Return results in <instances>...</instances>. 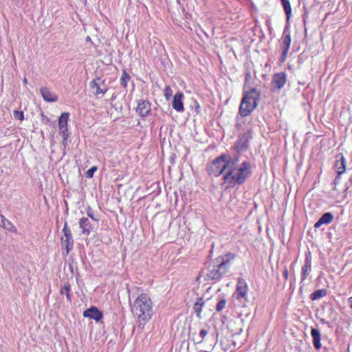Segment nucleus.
Listing matches in <instances>:
<instances>
[{
  "label": "nucleus",
  "mask_w": 352,
  "mask_h": 352,
  "mask_svg": "<svg viewBox=\"0 0 352 352\" xmlns=\"http://www.w3.org/2000/svg\"><path fill=\"white\" fill-rule=\"evenodd\" d=\"M334 166L338 176L345 172L346 161L342 154L340 153L336 155V160Z\"/></svg>",
  "instance_id": "obj_15"
},
{
  "label": "nucleus",
  "mask_w": 352,
  "mask_h": 352,
  "mask_svg": "<svg viewBox=\"0 0 352 352\" xmlns=\"http://www.w3.org/2000/svg\"><path fill=\"white\" fill-rule=\"evenodd\" d=\"M204 305L205 302L204 300L202 298H199L193 306L194 312L199 318H201V311Z\"/></svg>",
  "instance_id": "obj_25"
},
{
  "label": "nucleus",
  "mask_w": 352,
  "mask_h": 352,
  "mask_svg": "<svg viewBox=\"0 0 352 352\" xmlns=\"http://www.w3.org/2000/svg\"><path fill=\"white\" fill-rule=\"evenodd\" d=\"M286 82V74L284 72L276 73L274 74L272 85L274 88L280 89Z\"/></svg>",
  "instance_id": "obj_11"
},
{
  "label": "nucleus",
  "mask_w": 352,
  "mask_h": 352,
  "mask_svg": "<svg viewBox=\"0 0 352 352\" xmlns=\"http://www.w3.org/2000/svg\"><path fill=\"white\" fill-rule=\"evenodd\" d=\"M41 96L44 100L50 102H54L58 100V96L52 92L47 87H41L40 89Z\"/></svg>",
  "instance_id": "obj_19"
},
{
  "label": "nucleus",
  "mask_w": 352,
  "mask_h": 352,
  "mask_svg": "<svg viewBox=\"0 0 352 352\" xmlns=\"http://www.w3.org/2000/svg\"><path fill=\"white\" fill-rule=\"evenodd\" d=\"M252 138L250 131L239 135L236 146L239 151L246 150L248 147V142Z\"/></svg>",
  "instance_id": "obj_10"
},
{
  "label": "nucleus",
  "mask_w": 352,
  "mask_h": 352,
  "mask_svg": "<svg viewBox=\"0 0 352 352\" xmlns=\"http://www.w3.org/2000/svg\"><path fill=\"white\" fill-rule=\"evenodd\" d=\"M63 137V144L66 146L67 144V140L69 138V133H65V135L64 134H60Z\"/></svg>",
  "instance_id": "obj_35"
},
{
  "label": "nucleus",
  "mask_w": 352,
  "mask_h": 352,
  "mask_svg": "<svg viewBox=\"0 0 352 352\" xmlns=\"http://www.w3.org/2000/svg\"><path fill=\"white\" fill-rule=\"evenodd\" d=\"M89 87L91 91L96 96L100 94L103 96L108 90L104 81L102 80L100 78L91 80L89 83Z\"/></svg>",
  "instance_id": "obj_7"
},
{
  "label": "nucleus",
  "mask_w": 352,
  "mask_h": 352,
  "mask_svg": "<svg viewBox=\"0 0 352 352\" xmlns=\"http://www.w3.org/2000/svg\"><path fill=\"white\" fill-rule=\"evenodd\" d=\"M129 79H130L129 75L126 72H123L121 79H120L121 85H123L124 87H126Z\"/></svg>",
  "instance_id": "obj_29"
},
{
  "label": "nucleus",
  "mask_w": 352,
  "mask_h": 352,
  "mask_svg": "<svg viewBox=\"0 0 352 352\" xmlns=\"http://www.w3.org/2000/svg\"><path fill=\"white\" fill-rule=\"evenodd\" d=\"M86 40H87V41H90V40H91V38H90V37H89V36H87V37L86 38Z\"/></svg>",
  "instance_id": "obj_42"
},
{
  "label": "nucleus",
  "mask_w": 352,
  "mask_h": 352,
  "mask_svg": "<svg viewBox=\"0 0 352 352\" xmlns=\"http://www.w3.org/2000/svg\"><path fill=\"white\" fill-rule=\"evenodd\" d=\"M348 304L350 308L352 309V296L348 298Z\"/></svg>",
  "instance_id": "obj_38"
},
{
  "label": "nucleus",
  "mask_w": 352,
  "mask_h": 352,
  "mask_svg": "<svg viewBox=\"0 0 352 352\" xmlns=\"http://www.w3.org/2000/svg\"><path fill=\"white\" fill-rule=\"evenodd\" d=\"M79 226L82 230V234L89 236L93 230V226L87 217H82L79 221Z\"/></svg>",
  "instance_id": "obj_17"
},
{
  "label": "nucleus",
  "mask_w": 352,
  "mask_h": 352,
  "mask_svg": "<svg viewBox=\"0 0 352 352\" xmlns=\"http://www.w3.org/2000/svg\"><path fill=\"white\" fill-rule=\"evenodd\" d=\"M207 172L211 178L220 175V156L217 157L207 167Z\"/></svg>",
  "instance_id": "obj_8"
},
{
  "label": "nucleus",
  "mask_w": 352,
  "mask_h": 352,
  "mask_svg": "<svg viewBox=\"0 0 352 352\" xmlns=\"http://www.w3.org/2000/svg\"><path fill=\"white\" fill-rule=\"evenodd\" d=\"M261 94L256 88L244 93L239 107V113L242 117L250 115L257 107Z\"/></svg>",
  "instance_id": "obj_3"
},
{
  "label": "nucleus",
  "mask_w": 352,
  "mask_h": 352,
  "mask_svg": "<svg viewBox=\"0 0 352 352\" xmlns=\"http://www.w3.org/2000/svg\"><path fill=\"white\" fill-rule=\"evenodd\" d=\"M333 219V216L331 212H325L314 224L315 228H320L322 224H329Z\"/></svg>",
  "instance_id": "obj_21"
},
{
  "label": "nucleus",
  "mask_w": 352,
  "mask_h": 352,
  "mask_svg": "<svg viewBox=\"0 0 352 352\" xmlns=\"http://www.w3.org/2000/svg\"><path fill=\"white\" fill-rule=\"evenodd\" d=\"M172 96V89L170 86H166L164 89V96L166 100H169Z\"/></svg>",
  "instance_id": "obj_33"
},
{
  "label": "nucleus",
  "mask_w": 352,
  "mask_h": 352,
  "mask_svg": "<svg viewBox=\"0 0 352 352\" xmlns=\"http://www.w3.org/2000/svg\"><path fill=\"white\" fill-rule=\"evenodd\" d=\"M208 278L210 279H219L220 278V264L217 265H209L208 273L207 274Z\"/></svg>",
  "instance_id": "obj_22"
},
{
  "label": "nucleus",
  "mask_w": 352,
  "mask_h": 352,
  "mask_svg": "<svg viewBox=\"0 0 352 352\" xmlns=\"http://www.w3.org/2000/svg\"><path fill=\"white\" fill-rule=\"evenodd\" d=\"M14 117L15 119L22 121L24 119L23 112L21 111H14Z\"/></svg>",
  "instance_id": "obj_32"
},
{
  "label": "nucleus",
  "mask_w": 352,
  "mask_h": 352,
  "mask_svg": "<svg viewBox=\"0 0 352 352\" xmlns=\"http://www.w3.org/2000/svg\"><path fill=\"white\" fill-rule=\"evenodd\" d=\"M69 118V113L68 112L62 113L60 116L58 118V129L60 134L65 135V133H68L67 122Z\"/></svg>",
  "instance_id": "obj_13"
},
{
  "label": "nucleus",
  "mask_w": 352,
  "mask_h": 352,
  "mask_svg": "<svg viewBox=\"0 0 352 352\" xmlns=\"http://www.w3.org/2000/svg\"><path fill=\"white\" fill-rule=\"evenodd\" d=\"M62 232L63 233V235L60 239L61 245L66 252L65 254L68 255L74 248V241L73 239L72 231L68 227L67 222H65Z\"/></svg>",
  "instance_id": "obj_4"
},
{
  "label": "nucleus",
  "mask_w": 352,
  "mask_h": 352,
  "mask_svg": "<svg viewBox=\"0 0 352 352\" xmlns=\"http://www.w3.org/2000/svg\"><path fill=\"white\" fill-rule=\"evenodd\" d=\"M70 292H71V285L69 283L65 282L64 283V285L61 287L60 292L62 295H64V294L66 295L67 300L69 302L72 301V294H71Z\"/></svg>",
  "instance_id": "obj_26"
},
{
  "label": "nucleus",
  "mask_w": 352,
  "mask_h": 352,
  "mask_svg": "<svg viewBox=\"0 0 352 352\" xmlns=\"http://www.w3.org/2000/svg\"><path fill=\"white\" fill-rule=\"evenodd\" d=\"M327 294V289H318L310 294V299L311 300H316L318 299H320L321 298L324 297Z\"/></svg>",
  "instance_id": "obj_27"
},
{
  "label": "nucleus",
  "mask_w": 352,
  "mask_h": 352,
  "mask_svg": "<svg viewBox=\"0 0 352 352\" xmlns=\"http://www.w3.org/2000/svg\"><path fill=\"white\" fill-rule=\"evenodd\" d=\"M83 316L98 322L102 318V313L96 307H91L83 312Z\"/></svg>",
  "instance_id": "obj_14"
},
{
  "label": "nucleus",
  "mask_w": 352,
  "mask_h": 352,
  "mask_svg": "<svg viewBox=\"0 0 352 352\" xmlns=\"http://www.w3.org/2000/svg\"><path fill=\"white\" fill-rule=\"evenodd\" d=\"M235 258L234 253H228L221 257V274L226 273L232 265Z\"/></svg>",
  "instance_id": "obj_12"
},
{
  "label": "nucleus",
  "mask_w": 352,
  "mask_h": 352,
  "mask_svg": "<svg viewBox=\"0 0 352 352\" xmlns=\"http://www.w3.org/2000/svg\"><path fill=\"white\" fill-rule=\"evenodd\" d=\"M87 214L89 217H90L92 220L94 221H98V219L95 218L94 216V213H93V210L92 209L89 207L87 210Z\"/></svg>",
  "instance_id": "obj_34"
},
{
  "label": "nucleus",
  "mask_w": 352,
  "mask_h": 352,
  "mask_svg": "<svg viewBox=\"0 0 352 352\" xmlns=\"http://www.w3.org/2000/svg\"><path fill=\"white\" fill-rule=\"evenodd\" d=\"M216 309H217V311H220V309H221V307H220V300L217 302V305H216Z\"/></svg>",
  "instance_id": "obj_39"
},
{
  "label": "nucleus",
  "mask_w": 352,
  "mask_h": 352,
  "mask_svg": "<svg viewBox=\"0 0 352 352\" xmlns=\"http://www.w3.org/2000/svg\"><path fill=\"white\" fill-rule=\"evenodd\" d=\"M248 284L243 278H239L237 280L236 289L234 293L237 300L243 299L245 302H248Z\"/></svg>",
  "instance_id": "obj_6"
},
{
  "label": "nucleus",
  "mask_w": 352,
  "mask_h": 352,
  "mask_svg": "<svg viewBox=\"0 0 352 352\" xmlns=\"http://www.w3.org/2000/svg\"><path fill=\"white\" fill-rule=\"evenodd\" d=\"M282 54L280 58V63H284L287 58V53L291 45L290 30L288 26H286L283 30L282 36Z\"/></svg>",
  "instance_id": "obj_5"
},
{
  "label": "nucleus",
  "mask_w": 352,
  "mask_h": 352,
  "mask_svg": "<svg viewBox=\"0 0 352 352\" xmlns=\"http://www.w3.org/2000/svg\"><path fill=\"white\" fill-rule=\"evenodd\" d=\"M23 81L24 85H27L28 84V80H27L26 77L23 78Z\"/></svg>",
  "instance_id": "obj_41"
},
{
  "label": "nucleus",
  "mask_w": 352,
  "mask_h": 352,
  "mask_svg": "<svg viewBox=\"0 0 352 352\" xmlns=\"http://www.w3.org/2000/svg\"><path fill=\"white\" fill-rule=\"evenodd\" d=\"M288 276H289L288 270H287V269L285 268L284 272H283V276L285 277V278L287 279L288 278Z\"/></svg>",
  "instance_id": "obj_37"
},
{
  "label": "nucleus",
  "mask_w": 352,
  "mask_h": 352,
  "mask_svg": "<svg viewBox=\"0 0 352 352\" xmlns=\"http://www.w3.org/2000/svg\"><path fill=\"white\" fill-rule=\"evenodd\" d=\"M311 335L313 338V344L316 349H320L322 346L321 334L318 329L311 327Z\"/></svg>",
  "instance_id": "obj_23"
},
{
  "label": "nucleus",
  "mask_w": 352,
  "mask_h": 352,
  "mask_svg": "<svg viewBox=\"0 0 352 352\" xmlns=\"http://www.w3.org/2000/svg\"><path fill=\"white\" fill-rule=\"evenodd\" d=\"M281 3H282L285 12L287 16V20L288 21L292 14V8H291V5L289 3V0H282Z\"/></svg>",
  "instance_id": "obj_28"
},
{
  "label": "nucleus",
  "mask_w": 352,
  "mask_h": 352,
  "mask_svg": "<svg viewBox=\"0 0 352 352\" xmlns=\"http://www.w3.org/2000/svg\"><path fill=\"white\" fill-rule=\"evenodd\" d=\"M184 95L182 93L178 92L175 94L173 100V108L177 112H183L184 110L182 98Z\"/></svg>",
  "instance_id": "obj_20"
},
{
  "label": "nucleus",
  "mask_w": 352,
  "mask_h": 352,
  "mask_svg": "<svg viewBox=\"0 0 352 352\" xmlns=\"http://www.w3.org/2000/svg\"><path fill=\"white\" fill-rule=\"evenodd\" d=\"M0 226L12 232H15L16 231L15 226L2 215H0Z\"/></svg>",
  "instance_id": "obj_24"
},
{
  "label": "nucleus",
  "mask_w": 352,
  "mask_h": 352,
  "mask_svg": "<svg viewBox=\"0 0 352 352\" xmlns=\"http://www.w3.org/2000/svg\"><path fill=\"white\" fill-rule=\"evenodd\" d=\"M311 270V252H307L305 255V259L303 266L302 267V280H305Z\"/></svg>",
  "instance_id": "obj_18"
},
{
  "label": "nucleus",
  "mask_w": 352,
  "mask_h": 352,
  "mask_svg": "<svg viewBox=\"0 0 352 352\" xmlns=\"http://www.w3.org/2000/svg\"><path fill=\"white\" fill-rule=\"evenodd\" d=\"M221 309H222L226 304V300L223 299H221Z\"/></svg>",
  "instance_id": "obj_40"
},
{
  "label": "nucleus",
  "mask_w": 352,
  "mask_h": 352,
  "mask_svg": "<svg viewBox=\"0 0 352 352\" xmlns=\"http://www.w3.org/2000/svg\"><path fill=\"white\" fill-rule=\"evenodd\" d=\"M98 168L97 166H92L91 167L87 172H86V177L87 178H91L94 176V173L97 170Z\"/></svg>",
  "instance_id": "obj_31"
},
{
  "label": "nucleus",
  "mask_w": 352,
  "mask_h": 352,
  "mask_svg": "<svg viewBox=\"0 0 352 352\" xmlns=\"http://www.w3.org/2000/svg\"><path fill=\"white\" fill-rule=\"evenodd\" d=\"M208 331L205 329H202L200 331L199 336L195 339V342L197 344L202 342L204 338L207 335Z\"/></svg>",
  "instance_id": "obj_30"
},
{
  "label": "nucleus",
  "mask_w": 352,
  "mask_h": 352,
  "mask_svg": "<svg viewBox=\"0 0 352 352\" xmlns=\"http://www.w3.org/2000/svg\"><path fill=\"white\" fill-rule=\"evenodd\" d=\"M221 324L224 327H221V331L226 330V333H231L232 335L236 333V323L231 318L223 317L221 318Z\"/></svg>",
  "instance_id": "obj_9"
},
{
  "label": "nucleus",
  "mask_w": 352,
  "mask_h": 352,
  "mask_svg": "<svg viewBox=\"0 0 352 352\" xmlns=\"http://www.w3.org/2000/svg\"><path fill=\"white\" fill-rule=\"evenodd\" d=\"M329 312L330 317H331L333 320H335L336 318V312L335 309L332 307H331L329 309Z\"/></svg>",
  "instance_id": "obj_36"
},
{
  "label": "nucleus",
  "mask_w": 352,
  "mask_h": 352,
  "mask_svg": "<svg viewBox=\"0 0 352 352\" xmlns=\"http://www.w3.org/2000/svg\"><path fill=\"white\" fill-rule=\"evenodd\" d=\"M136 111L140 116H146L151 111L150 102L147 100H140L138 102Z\"/></svg>",
  "instance_id": "obj_16"
},
{
  "label": "nucleus",
  "mask_w": 352,
  "mask_h": 352,
  "mask_svg": "<svg viewBox=\"0 0 352 352\" xmlns=\"http://www.w3.org/2000/svg\"><path fill=\"white\" fill-rule=\"evenodd\" d=\"M236 159H232L226 155H221V174L224 170H228L223 176L224 183L228 184V188L236 184H243L250 175L249 163L243 162L239 168L236 167Z\"/></svg>",
  "instance_id": "obj_1"
},
{
  "label": "nucleus",
  "mask_w": 352,
  "mask_h": 352,
  "mask_svg": "<svg viewBox=\"0 0 352 352\" xmlns=\"http://www.w3.org/2000/svg\"><path fill=\"white\" fill-rule=\"evenodd\" d=\"M133 315L140 322L144 324L152 316V301L146 294H141L135 299L131 307Z\"/></svg>",
  "instance_id": "obj_2"
}]
</instances>
